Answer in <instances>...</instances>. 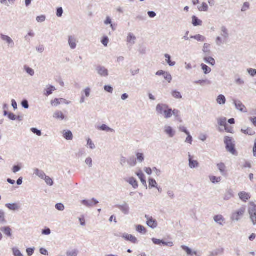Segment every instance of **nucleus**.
<instances>
[{
  "label": "nucleus",
  "instance_id": "f257e3e1",
  "mask_svg": "<svg viewBox=\"0 0 256 256\" xmlns=\"http://www.w3.org/2000/svg\"><path fill=\"white\" fill-rule=\"evenodd\" d=\"M224 142L226 144V148L228 152L234 156L238 155V152L236 148V144L232 138L228 136H225Z\"/></svg>",
  "mask_w": 256,
  "mask_h": 256
},
{
  "label": "nucleus",
  "instance_id": "f03ea898",
  "mask_svg": "<svg viewBox=\"0 0 256 256\" xmlns=\"http://www.w3.org/2000/svg\"><path fill=\"white\" fill-rule=\"evenodd\" d=\"M246 210V206H244L234 212H233L230 216V220L232 222H238L244 216Z\"/></svg>",
  "mask_w": 256,
  "mask_h": 256
},
{
  "label": "nucleus",
  "instance_id": "7ed1b4c3",
  "mask_svg": "<svg viewBox=\"0 0 256 256\" xmlns=\"http://www.w3.org/2000/svg\"><path fill=\"white\" fill-rule=\"evenodd\" d=\"M248 213L253 226L256 225V204L254 202H250L248 208Z\"/></svg>",
  "mask_w": 256,
  "mask_h": 256
},
{
  "label": "nucleus",
  "instance_id": "20e7f679",
  "mask_svg": "<svg viewBox=\"0 0 256 256\" xmlns=\"http://www.w3.org/2000/svg\"><path fill=\"white\" fill-rule=\"evenodd\" d=\"M120 235L122 234V237L126 241L130 242L133 244H138V240L137 238L132 234H128L126 232L120 233Z\"/></svg>",
  "mask_w": 256,
  "mask_h": 256
},
{
  "label": "nucleus",
  "instance_id": "39448f33",
  "mask_svg": "<svg viewBox=\"0 0 256 256\" xmlns=\"http://www.w3.org/2000/svg\"><path fill=\"white\" fill-rule=\"evenodd\" d=\"M152 240L154 244L160 246H168V247L174 246V244L172 242H166L163 240H159L154 238H152Z\"/></svg>",
  "mask_w": 256,
  "mask_h": 256
},
{
  "label": "nucleus",
  "instance_id": "423d86ee",
  "mask_svg": "<svg viewBox=\"0 0 256 256\" xmlns=\"http://www.w3.org/2000/svg\"><path fill=\"white\" fill-rule=\"evenodd\" d=\"M157 112H179L178 110H172L168 105L165 104H158L156 106Z\"/></svg>",
  "mask_w": 256,
  "mask_h": 256
},
{
  "label": "nucleus",
  "instance_id": "0eeeda50",
  "mask_svg": "<svg viewBox=\"0 0 256 256\" xmlns=\"http://www.w3.org/2000/svg\"><path fill=\"white\" fill-rule=\"evenodd\" d=\"M118 208L124 215H128L130 212V207L128 204L124 202L122 204H116L115 206Z\"/></svg>",
  "mask_w": 256,
  "mask_h": 256
},
{
  "label": "nucleus",
  "instance_id": "6e6552de",
  "mask_svg": "<svg viewBox=\"0 0 256 256\" xmlns=\"http://www.w3.org/2000/svg\"><path fill=\"white\" fill-rule=\"evenodd\" d=\"M96 70L98 74L102 77H107L108 76V70L104 66L100 65L96 66Z\"/></svg>",
  "mask_w": 256,
  "mask_h": 256
},
{
  "label": "nucleus",
  "instance_id": "1a4fd4ad",
  "mask_svg": "<svg viewBox=\"0 0 256 256\" xmlns=\"http://www.w3.org/2000/svg\"><path fill=\"white\" fill-rule=\"evenodd\" d=\"M156 74L158 76H162L163 78L169 83H170L172 80V76L168 72L160 70L156 72Z\"/></svg>",
  "mask_w": 256,
  "mask_h": 256
},
{
  "label": "nucleus",
  "instance_id": "9d476101",
  "mask_svg": "<svg viewBox=\"0 0 256 256\" xmlns=\"http://www.w3.org/2000/svg\"><path fill=\"white\" fill-rule=\"evenodd\" d=\"M145 218L147 220V225L152 228H155L158 226V222L156 220L152 217H150L148 215H146Z\"/></svg>",
  "mask_w": 256,
  "mask_h": 256
},
{
  "label": "nucleus",
  "instance_id": "9b49d317",
  "mask_svg": "<svg viewBox=\"0 0 256 256\" xmlns=\"http://www.w3.org/2000/svg\"><path fill=\"white\" fill-rule=\"evenodd\" d=\"M98 202V201L94 198H92L90 200H84L82 201V204L88 208L96 206Z\"/></svg>",
  "mask_w": 256,
  "mask_h": 256
},
{
  "label": "nucleus",
  "instance_id": "f8f14e48",
  "mask_svg": "<svg viewBox=\"0 0 256 256\" xmlns=\"http://www.w3.org/2000/svg\"><path fill=\"white\" fill-rule=\"evenodd\" d=\"M0 37L3 41L6 42L8 44L10 47H14V42L9 36L4 35L3 34H0Z\"/></svg>",
  "mask_w": 256,
  "mask_h": 256
},
{
  "label": "nucleus",
  "instance_id": "ddd939ff",
  "mask_svg": "<svg viewBox=\"0 0 256 256\" xmlns=\"http://www.w3.org/2000/svg\"><path fill=\"white\" fill-rule=\"evenodd\" d=\"M4 116H7L12 120H18V121H22L23 120V116H17L14 113H4Z\"/></svg>",
  "mask_w": 256,
  "mask_h": 256
},
{
  "label": "nucleus",
  "instance_id": "4468645a",
  "mask_svg": "<svg viewBox=\"0 0 256 256\" xmlns=\"http://www.w3.org/2000/svg\"><path fill=\"white\" fill-rule=\"evenodd\" d=\"M2 231L6 236L11 238L12 236V230L10 226H3L0 228Z\"/></svg>",
  "mask_w": 256,
  "mask_h": 256
},
{
  "label": "nucleus",
  "instance_id": "2eb2a0df",
  "mask_svg": "<svg viewBox=\"0 0 256 256\" xmlns=\"http://www.w3.org/2000/svg\"><path fill=\"white\" fill-rule=\"evenodd\" d=\"M217 168L223 176H227L226 167L224 162H220L216 164Z\"/></svg>",
  "mask_w": 256,
  "mask_h": 256
},
{
  "label": "nucleus",
  "instance_id": "dca6fc26",
  "mask_svg": "<svg viewBox=\"0 0 256 256\" xmlns=\"http://www.w3.org/2000/svg\"><path fill=\"white\" fill-rule=\"evenodd\" d=\"M136 176L138 177V178L140 179L142 183V184L147 188V184H146V177L144 173L142 172V170H140L138 172H136Z\"/></svg>",
  "mask_w": 256,
  "mask_h": 256
},
{
  "label": "nucleus",
  "instance_id": "f3484780",
  "mask_svg": "<svg viewBox=\"0 0 256 256\" xmlns=\"http://www.w3.org/2000/svg\"><path fill=\"white\" fill-rule=\"evenodd\" d=\"M188 162L189 166L191 168H194L199 166L198 162L196 160H194L192 159V156L190 154H188Z\"/></svg>",
  "mask_w": 256,
  "mask_h": 256
},
{
  "label": "nucleus",
  "instance_id": "a211bd4d",
  "mask_svg": "<svg viewBox=\"0 0 256 256\" xmlns=\"http://www.w3.org/2000/svg\"><path fill=\"white\" fill-rule=\"evenodd\" d=\"M164 131L170 138H173L176 134V131L170 126H165Z\"/></svg>",
  "mask_w": 256,
  "mask_h": 256
},
{
  "label": "nucleus",
  "instance_id": "6ab92c4d",
  "mask_svg": "<svg viewBox=\"0 0 256 256\" xmlns=\"http://www.w3.org/2000/svg\"><path fill=\"white\" fill-rule=\"evenodd\" d=\"M126 181L129 183L132 188L134 189L137 188L138 187V182L136 180L134 177H130L126 180Z\"/></svg>",
  "mask_w": 256,
  "mask_h": 256
},
{
  "label": "nucleus",
  "instance_id": "aec40b11",
  "mask_svg": "<svg viewBox=\"0 0 256 256\" xmlns=\"http://www.w3.org/2000/svg\"><path fill=\"white\" fill-rule=\"evenodd\" d=\"M238 196L244 202H246L250 198V194L245 192H239Z\"/></svg>",
  "mask_w": 256,
  "mask_h": 256
},
{
  "label": "nucleus",
  "instance_id": "412c9836",
  "mask_svg": "<svg viewBox=\"0 0 256 256\" xmlns=\"http://www.w3.org/2000/svg\"><path fill=\"white\" fill-rule=\"evenodd\" d=\"M214 221L220 226H223L225 223V218L222 215L218 214L214 216Z\"/></svg>",
  "mask_w": 256,
  "mask_h": 256
},
{
  "label": "nucleus",
  "instance_id": "4be33fe9",
  "mask_svg": "<svg viewBox=\"0 0 256 256\" xmlns=\"http://www.w3.org/2000/svg\"><path fill=\"white\" fill-rule=\"evenodd\" d=\"M234 104L236 108L240 111L244 112H246V111H244V108H246L245 106L242 104V103L238 100H234Z\"/></svg>",
  "mask_w": 256,
  "mask_h": 256
},
{
  "label": "nucleus",
  "instance_id": "5701e85b",
  "mask_svg": "<svg viewBox=\"0 0 256 256\" xmlns=\"http://www.w3.org/2000/svg\"><path fill=\"white\" fill-rule=\"evenodd\" d=\"M63 137L66 140H70L73 138L72 132L70 130H64L62 132Z\"/></svg>",
  "mask_w": 256,
  "mask_h": 256
},
{
  "label": "nucleus",
  "instance_id": "b1692460",
  "mask_svg": "<svg viewBox=\"0 0 256 256\" xmlns=\"http://www.w3.org/2000/svg\"><path fill=\"white\" fill-rule=\"evenodd\" d=\"M62 103L68 104V102H66V100L64 98H55L54 100H51V104L54 106H56Z\"/></svg>",
  "mask_w": 256,
  "mask_h": 256
},
{
  "label": "nucleus",
  "instance_id": "393cba45",
  "mask_svg": "<svg viewBox=\"0 0 256 256\" xmlns=\"http://www.w3.org/2000/svg\"><path fill=\"white\" fill-rule=\"evenodd\" d=\"M68 44L70 48L72 50L76 48V40L72 36H69L68 37Z\"/></svg>",
  "mask_w": 256,
  "mask_h": 256
},
{
  "label": "nucleus",
  "instance_id": "a878e982",
  "mask_svg": "<svg viewBox=\"0 0 256 256\" xmlns=\"http://www.w3.org/2000/svg\"><path fill=\"white\" fill-rule=\"evenodd\" d=\"M6 206L12 210H18L20 208V205L17 203L6 204Z\"/></svg>",
  "mask_w": 256,
  "mask_h": 256
},
{
  "label": "nucleus",
  "instance_id": "bb28decb",
  "mask_svg": "<svg viewBox=\"0 0 256 256\" xmlns=\"http://www.w3.org/2000/svg\"><path fill=\"white\" fill-rule=\"evenodd\" d=\"M224 252V248H220L210 252L208 256H218L222 254Z\"/></svg>",
  "mask_w": 256,
  "mask_h": 256
},
{
  "label": "nucleus",
  "instance_id": "cd10ccee",
  "mask_svg": "<svg viewBox=\"0 0 256 256\" xmlns=\"http://www.w3.org/2000/svg\"><path fill=\"white\" fill-rule=\"evenodd\" d=\"M202 52L204 54V56H209L211 53L210 50V44L206 43L204 44Z\"/></svg>",
  "mask_w": 256,
  "mask_h": 256
},
{
  "label": "nucleus",
  "instance_id": "c85d7f7f",
  "mask_svg": "<svg viewBox=\"0 0 256 256\" xmlns=\"http://www.w3.org/2000/svg\"><path fill=\"white\" fill-rule=\"evenodd\" d=\"M56 88L55 87L52 85L47 86V88L44 90V94L46 96H48L52 94L54 91H55Z\"/></svg>",
  "mask_w": 256,
  "mask_h": 256
},
{
  "label": "nucleus",
  "instance_id": "c756f323",
  "mask_svg": "<svg viewBox=\"0 0 256 256\" xmlns=\"http://www.w3.org/2000/svg\"><path fill=\"white\" fill-rule=\"evenodd\" d=\"M204 60L206 63L212 66H214L216 64L215 60L213 58L210 56H204Z\"/></svg>",
  "mask_w": 256,
  "mask_h": 256
},
{
  "label": "nucleus",
  "instance_id": "7c9ffc66",
  "mask_svg": "<svg viewBox=\"0 0 256 256\" xmlns=\"http://www.w3.org/2000/svg\"><path fill=\"white\" fill-rule=\"evenodd\" d=\"M240 131L242 134L250 136H254L256 134L255 132L250 128H248L246 129L242 128Z\"/></svg>",
  "mask_w": 256,
  "mask_h": 256
},
{
  "label": "nucleus",
  "instance_id": "2f4dec72",
  "mask_svg": "<svg viewBox=\"0 0 256 256\" xmlns=\"http://www.w3.org/2000/svg\"><path fill=\"white\" fill-rule=\"evenodd\" d=\"M202 21L198 18L196 16H192V24L194 26H202Z\"/></svg>",
  "mask_w": 256,
  "mask_h": 256
},
{
  "label": "nucleus",
  "instance_id": "473e14b6",
  "mask_svg": "<svg viewBox=\"0 0 256 256\" xmlns=\"http://www.w3.org/2000/svg\"><path fill=\"white\" fill-rule=\"evenodd\" d=\"M136 37L132 33H129L127 38V42L130 44L131 45H133L135 44V40Z\"/></svg>",
  "mask_w": 256,
  "mask_h": 256
},
{
  "label": "nucleus",
  "instance_id": "72a5a7b5",
  "mask_svg": "<svg viewBox=\"0 0 256 256\" xmlns=\"http://www.w3.org/2000/svg\"><path fill=\"white\" fill-rule=\"evenodd\" d=\"M136 230L138 232H139L142 234H144L147 232L146 228L144 226H143L140 225V224L136 226Z\"/></svg>",
  "mask_w": 256,
  "mask_h": 256
},
{
  "label": "nucleus",
  "instance_id": "f704fd0d",
  "mask_svg": "<svg viewBox=\"0 0 256 256\" xmlns=\"http://www.w3.org/2000/svg\"><path fill=\"white\" fill-rule=\"evenodd\" d=\"M128 164L130 166H134L136 164V160L134 156L129 157L127 160Z\"/></svg>",
  "mask_w": 256,
  "mask_h": 256
},
{
  "label": "nucleus",
  "instance_id": "c9c22d12",
  "mask_svg": "<svg viewBox=\"0 0 256 256\" xmlns=\"http://www.w3.org/2000/svg\"><path fill=\"white\" fill-rule=\"evenodd\" d=\"M34 174L42 179H44L46 176V174L44 171L40 170L38 168H36L34 170Z\"/></svg>",
  "mask_w": 256,
  "mask_h": 256
},
{
  "label": "nucleus",
  "instance_id": "e433bc0d",
  "mask_svg": "<svg viewBox=\"0 0 256 256\" xmlns=\"http://www.w3.org/2000/svg\"><path fill=\"white\" fill-rule=\"evenodd\" d=\"M234 196L233 190L232 189L228 190L224 196V200H228Z\"/></svg>",
  "mask_w": 256,
  "mask_h": 256
},
{
  "label": "nucleus",
  "instance_id": "4c0bfd02",
  "mask_svg": "<svg viewBox=\"0 0 256 256\" xmlns=\"http://www.w3.org/2000/svg\"><path fill=\"white\" fill-rule=\"evenodd\" d=\"M164 57L166 58V62L170 66H175L176 64V62H172L171 60V56L170 54H164Z\"/></svg>",
  "mask_w": 256,
  "mask_h": 256
},
{
  "label": "nucleus",
  "instance_id": "58836bf2",
  "mask_svg": "<svg viewBox=\"0 0 256 256\" xmlns=\"http://www.w3.org/2000/svg\"><path fill=\"white\" fill-rule=\"evenodd\" d=\"M195 84H200L201 86H204V84H211L212 82L208 80H202L195 81L194 82Z\"/></svg>",
  "mask_w": 256,
  "mask_h": 256
},
{
  "label": "nucleus",
  "instance_id": "ea45409f",
  "mask_svg": "<svg viewBox=\"0 0 256 256\" xmlns=\"http://www.w3.org/2000/svg\"><path fill=\"white\" fill-rule=\"evenodd\" d=\"M190 38L196 40L198 42H204L206 40V38L204 36H202L200 34H196V36H191Z\"/></svg>",
  "mask_w": 256,
  "mask_h": 256
},
{
  "label": "nucleus",
  "instance_id": "a19ab883",
  "mask_svg": "<svg viewBox=\"0 0 256 256\" xmlns=\"http://www.w3.org/2000/svg\"><path fill=\"white\" fill-rule=\"evenodd\" d=\"M200 66L204 74H207L211 72L212 69L206 64H202Z\"/></svg>",
  "mask_w": 256,
  "mask_h": 256
},
{
  "label": "nucleus",
  "instance_id": "79ce46f5",
  "mask_svg": "<svg viewBox=\"0 0 256 256\" xmlns=\"http://www.w3.org/2000/svg\"><path fill=\"white\" fill-rule=\"evenodd\" d=\"M98 129L101 130L106 131V132H113L114 131V129L110 128V127H108V126H106L105 124H103L100 126H99Z\"/></svg>",
  "mask_w": 256,
  "mask_h": 256
},
{
  "label": "nucleus",
  "instance_id": "37998d69",
  "mask_svg": "<svg viewBox=\"0 0 256 256\" xmlns=\"http://www.w3.org/2000/svg\"><path fill=\"white\" fill-rule=\"evenodd\" d=\"M217 102L220 104H224L226 102V99L225 96L222 94H220L218 96L217 100Z\"/></svg>",
  "mask_w": 256,
  "mask_h": 256
},
{
  "label": "nucleus",
  "instance_id": "c03bdc74",
  "mask_svg": "<svg viewBox=\"0 0 256 256\" xmlns=\"http://www.w3.org/2000/svg\"><path fill=\"white\" fill-rule=\"evenodd\" d=\"M221 30H222L221 36L225 38H228L229 34L228 33V30L227 28H226V27L224 26H222L221 28Z\"/></svg>",
  "mask_w": 256,
  "mask_h": 256
},
{
  "label": "nucleus",
  "instance_id": "a18cd8bd",
  "mask_svg": "<svg viewBox=\"0 0 256 256\" xmlns=\"http://www.w3.org/2000/svg\"><path fill=\"white\" fill-rule=\"evenodd\" d=\"M7 222L5 218V213L2 210H0V224H6Z\"/></svg>",
  "mask_w": 256,
  "mask_h": 256
},
{
  "label": "nucleus",
  "instance_id": "49530a36",
  "mask_svg": "<svg viewBox=\"0 0 256 256\" xmlns=\"http://www.w3.org/2000/svg\"><path fill=\"white\" fill-rule=\"evenodd\" d=\"M210 180L213 184H217L221 181L222 178L220 176L217 177L212 176H210Z\"/></svg>",
  "mask_w": 256,
  "mask_h": 256
},
{
  "label": "nucleus",
  "instance_id": "de8ad7c7",
  "mask_svg": "<svg viewBox=\"0 0 256 256\" xmlns=\"http://www.w3.org/2000/svg\"><path fill=\"white\" fill-rule=\"evenodd\" d=\"M54 118L57 119H60L61 120H67V117L64 114V113H54Z\"/></svg>",
  "mask_w": 256,
  "mask_h": 256
},
{
  "label": "nucleus",
  "instance_id": "09e8293b",
  "mask_svg": "<svg viewBox=\"0 0 256 256\" xmlns=\"http://www.w3.org/2000/svg\"><path fill=\"white\" fill-rule=\"evenodd\" d=\"M150 188H157L158 184L156 180L152 178H150L148 180Z\"/></svg>",
  "mask_w": 256,
  "mask_h": 256
},
{
  "label": "nucleus",
  "instance_id": "8fccbe9b",
  "mask_svg": "<svg viewBox=\"0 0 256 256\" xmlns=\"http://www.w3.org/2000/svg\"><path fill=\"white\" fill-rule=\"evenodd\" d=\"M181 248L184 250L186 254L189 256H192L193 254V252L192 250L189 247L182 245L181 246Z\"/></svg>",
  "mask_w": 256,
  "mask_h": 256
},
{
  "label": "nucleus",
  "instance_id": "3c124183",
  "mask_svg": "<svg viewBox=\"0 0 256 256\" xmlns=\"http://www.w3.org/2000/svg\"><path fill=\"white\" fill-rule=\"evenodd\" d=\"M136 160L140 162H142L144 160V156L143 153L137 152L136 154Z\"/></svg>",
  "mask_w": 256,
  "mask_h": 256
},
{
  "label": "nucleus",
  "instance_id": "603ef678",
  "mask_svg": "<svg viewBox=\"0 0 256 256\" xmlns=\"http://www.w3.org/2000/svg\"><path fill=\"white\" fill-rule=\"evenodd\" d=\"M24 69L26 72L30 76H34V71L32 68L27 66H24Z\"/></svg>",
  "mask_w": 256,
  "mask_h": 256
},
{
  "label": "nucleus",
  "instance_id": "864d4df0",
  "mask_svg": "<svg viewBox=\"0 0 256 256\" xmlns=\"http://www.w3.org/2000/svg\"><path fill=\"white\" fill-rule=\"evenodd\" d=\"M43 180H44L45 182L48 185L50 186L54 185V181L50 176H46Z\"/></svg>",
  "mask_w": 256,
  "mask_h": 256
},
{
  "label": "nucleus",
  "instance_id": "5fc2aeb1",
  "mask_svg": "<svg viewBox=\"0 0 256 256\" xmlns=\"http://www.w3.org/2000/svg\"><path fill=\"white\" fill-rule=\"evenodd\" d=\"M218 124L220 126H223L225 127L228 125L226 124V118H221L218 120Z\"/></svg>",
  "mask_w": 256,
  "mask_h": 256
},
{
  "label": "nucleus",
  "instance_id": "6e6d98bb",
  "mask_svg": "<svg viewBox=\"0 0 256 256\" xmlns=\"http://www.w3.org/2000/svg\"><path fill=\"white\" fill-rule=\"evenodd\" d=\"M78 253V250L75 249L72 251H67L66 252V256H77Z\"/></svg>",
  "mask_w": 256,
  "mask_h": 256
},
{
  "label": "nucleus",
  "instance_id": "4d7b16f0",
  "mask_svg": "<svg viewBox=\"0 0 256 256\" xmlns=\"http://www.w3.org/2000/svg\"><path fill=\"white\" fill-rule=\"evenodd\" d=\"M172 96L176 98H182V94L180 92L175 90L172 92Z\"/></svg>",
  "mask_w": 256,
  "mask_h": 256
},
{
  "label": "nucleus",
  "instance_id": "13d9d810",
  "mask_svg": "<svg viewBox=\"0 0 256 256\" xmlns=\"http://www.w3.org/2000/svg\"><path fill=\"white\" fill-rule=\"evenodd\" d=\"M30 131L36 134L38 136H41L42 135V131L36 128H30Z\"/></svg>",
  "mask_w": 256,
  "mask_h": 256
},
{
  "label": "nucleus",
  "instance_id": "bf43d9fd",
  "mask_svg": "<svg viewBox=\"0 0 256 256\" xmlns=\"http://www.w3.org/2000/svg\"><path fill=\"white\" fill-rule=\"evenodd\" d=\"M87 145L89 146L90 148L92 150H94L96 148L95 145L90 138H88L87 140Z\"/></svg>",
  "mask_w": 256,
  "mask_h": 256
},
{
  "label": "nucleus",
  "instance_id": "052dcab7",
  "mask_svg": "<svg viewBox=\"0 0 256 256\" xmlns=\"http://www.w3.org/2000/svg\"><path fill=\"white\" fill-rule=\"evenodd\" d=\"M86 154L85 149L84 148H80L78 152L76 154L77 158H80Z\"/></svg>",
  "mask_w": 256,
  "mask_h": 256
},
{
  "label": "nucleus",
  "instance_id": "680f3d73",
  "mask_svg": "<svg viewBox=\"0 0 256 256\" xmlns=\"http://www.w3.org/2000/svg\"><path fill=\"white\" fill-rule=\"evenodd\" d=\"M208 6L206 2H202V6L198 8L200 11L207 12L208 10Z\"/></svg>",
  "mask_w": 256,
  "mask_h": 256
},
{
  "label": "nucleus",
  "instance_id": "e2e57ef3",
  "mask_svg": "<svg viewBox=\"0 0 256 256\" xmlns=\"http://www.w3.org/2000/svg\"><path fill=\"white\" fill-rule=\"evenodd\" d=\"M63 12H64V10L62 7H59V8H57L56 14V16L58 17H59V18L62 17V16Z\"/></svg>",
  "mask_w": 256,
  "mask_h": 256
},
{
  "label": "nucleus",
  "instance_id": "0e129e2a",
  "mask_svg": "<svg viewBox=\"0 0 256 256\" xmlns=\"http://www.w3.org/2000/svg\"><path fill=\"white\" fill-rule=\"evenodd\" d=\"M13 254L14 256H23L20 250L17 248H12Z\"/></svg>",
  "mask_w": 256,
  "mask_h": 256
},
{
  "label": "nucleus",
  "instance_id": "69168bd1",
  "mask_svg": "<svg viewBox=\"0 0 256 256\" xmlns=\"http://www.w3.org/2000/svg\"><path fill=\"white\" fill-rule=\"evenodd\" d=\"M55 207L57 210H58L60 211H63L64 210V206L62 203L56 204L55 206Z\"/></svg>",
  "mask_w": 256,
  "mask_h": 256
},
{
  "label": "nucleus",
  "instance_id": "338daca9",
  "mask_svg": "<svg viewBox=\"0 0 256 256\" xmlns=\"http://www.w3.org/2000/svg\"><path fill=\"white\" fill-rule=\"evenodd\" d=\"M108 42H109V39H108V37L106 36H104L101 41L102 44L105 46H108Z\"/></svg>",
  "mask_w": 256,
  "mask_h": 256
},
{
  "label": "nucleus",
  "instance_id": "774afa93",
  "mask_svg": "<svg viewBox=\"0 0 256 256\" xmlns=\"http://www.w3.org/2000/svg\"><path fill=\"white\" fill-rule=\"evenodd\" d=\"M35 248H26V253L28 256H32L34 252Z\"/></svg>",
  "mask_w": 256,
  "mask_h": 256
}]
</instances>
